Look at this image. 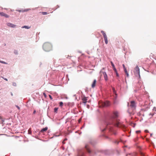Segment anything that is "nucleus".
Listing matches in <instances>:
<instances>
[{
	"mask_svg": "<svg viewBox=\"0 0 156 156\" xmlns=\"http://www.w3.org/2000/svg\"><path fill=\"white\" fill-rule=\"evenodd\" d=\"M119 116V112L117 111H115L113 112L111 115H108L106 117V122H105L106 127L102 129L101 127L100 129L102 132H104L106 129L109 131L113 132L115 135L116 133L114 131L113 129L114 126H116L118 127L124 128L125 126L121 124L120 122L117 120H114L115 119L117 118Z\"/></svg>",
	"mask_w": 156,
	"mask_h": 156,
	"instance_id": "nucleus-1",
	"label": "nucleus"
},
{
	"mask_svg": "<svg viewBox=\"0 0 156 156\" xmlns=\"http://www.w3.org/2000/svg\"><path fill=\"white\" fill-rule=\"evenodd\" d=\"M86 151H87L90 156H93V154L94 153H96L93 151H91L90 149V147L87 144H86L85 147V149H78V154L77 156H85V153Z\"/></svg>",
	"mask_w": 156,
	"mask_h": 156,
	"instance_id": "nucleus-2",
	"label": "nucleus"
},
{
	"mask_svg": "<svg viewBox=\"0 0 156 156\" xmlns=\"http://www.w3.org/2000/svg\"><path fill=\"white\" fill-rule=\"evenodd\" d=\"M43 48L45 51H49L51 50L52 45L48 42H46L44 44Z\"/></svg>",
	"mask_w": 156,
	"mask_h": 156,
	"instance_id": "nucleus-3",
	"label": "nucleus"
},
{
	"mask_svg": "<svg viewBox=\"0 0 156 156\" xmlns=\"http://www.w3.org/2000/svg\"><path fill=\"white\" fill-rule=\"evenodd\" d=\"M130 107L133 110L135 109L136 105L134 101H131L130 102Z\"/></svg>",
	"mask_w": 156,
	"mask_h": 156,
	"instance_id": "nucleus-4",
	"label": "nucleus"
},
{
	"mask_svg": "<svg viewBox=\"0 0 156 156\" xmlns=\"http://www.w3.org/2000/svg\"><path fill=\"white\" fill-rule=\"evenodd\" d=\"M135 73L136 76H138L139 77H140V69L137 66L135 67Z\"/></svg>",
	"mask_w": 156,
	"mask_h": 156,
	"instance_id": "nucleus-5",
	"label": "nucleus"
},
{
	"mask_svg": "<svg viewBox=\"0 0 156 156\" xmlns=\"http://www.w3.org/2000/svg\"><path fill=\"white\" fill-rule=\"evenodd\" d=\"M101 32L102 33V34L103 35L105 43L106 44H107L108 43V41L107 37L106 35V34L105 33L104 31L103 30H101Z\"/></svg>",
	"mask_w": 156,
	"mask_h": 156,
	"instance_id": "nucleus-6",
	"label": "nucleus"
},
{
	"mask_svg": "<svg viewBox=\"0 0 156 156\" xmlns=\"http://www.w3.org/2000/svg\"><path fill=\"white\" fill-rule=\"evenodd\" d=\"M104 68H103L102 70L101 71V72H102L103 73V75L104 76L105 80V81H107L108 80V77L107 75L106 74V73L105 72H103L102 70L104 69Z\"/></svg>",
	"mask_w": 156,
	"mask_h": 156,
	"instance_id": "nucleus-7",
	"label": "nucleus"
},
{
	"mask_svg": "<svg viewBox=\"0 0 156 156\" xmlns=\"http://www.w3.org/2000/svg\"><path fill=\"white\" fill-rule=\"evenodd\" d=\"M102 105L103 107H108L110 105V103L109 101H106L102 102Z\"/></svg>",
	"mask_w": 156,
	"mask_h": 156,
	"instance_id": "nucleus-8",
	"label": "nucleus"
},
{
	"mask_svg": "<svg viewBox=\"0 0 156 156\" xmlns=\"http://www.w3.org/2000/svg\"><path fill=\"white\" fill-rule=\"evenodd\" d=\"M0 16H4L6 18L9 17V16L5 14L3 12H0Z\"/></svg>",
	"mask_w": 156,
	"mask_h": 156,
	"instance_id": "nucleus-9",
	"label": "nucleus"
},
{
	"mask_svg": "<svg viewBox=\"0 0 156 156\" xmlns=\"http://www.w3.org/2000/svg\"><path fill=\"white\" fill-rule=\"evenodd\" d=\"M87 97L84 96L82 98V100L83 101V103H84L85 104L87 102Z\"/></svg>",
	"mask_w": 156,
	"mask_h": 156,
	"instance_id": "nucleus-10",
	"label": "nucleus"
},
{
	"mask_svg": "<svg viewBox=\"0 0 156 156\" xmlns=\"http://www.w3.org/2000/svg\"><path fill=\"white\" fill-rule=\"evenodd\" d=\"M48 128L47 127H45V128L42 129L40 131V132L43 133L47 130Z\"/></svg>",
	"mask_w": 156,
	"mask_h": 156,
	"instance_id": "nucleus-11",
	"label": "nucleus"
},
{
	"mask_svg": "<svg viewBox=\"0 0 156 156\" xmlns=\"http://www.w3.org/2000/svg\"><path fill=\"white\" fill-rule=\"evenodd\" d=\"M112 91H113V92L114 93V94H115V98H116L117 97V94H116V91L115 90V88L114 87H112Z\"/></svg>",
	"mask_w": 156,
	"mask_h": 156,
	"instance_id": "nucleus-12",
	"label": "nucleus"
},
{
	"mask_svg": "<svg viewBox=\"0 0 156 156\" xmlns=\"http://www.w3.org/2000/svg\"><path fill=\"white\" fill-rule=\"evenodd\" d=\"M96 80H94L93 83L92 84V88L94 87L95 86L96 83Z\"/></svg>",
	"mask_w": 156,
	"mask_h": 156,
	"instance_id": "nucleus-13",
	"label": "nucleus"
},
{
	"mask_svg": "<svg viewBox=\"0 0 156 156\" xmlns=\"http://www.w3.org/2000/svg\"><path fill=\"white\" fill-rule=\"evenodd\" d=\"M136 155L135 153H129L128 154H127L126 155V156H134Z\"/></svg>",
	"mask_w": 156,
	"mask_h": 156,
	"instance_id": "nucleus-14",
	"label": "nucleus"
},
{
	"mask_svg": "<svg viewBox=\"0 0 156 156\" xmlns=\"http://www.w3.org/2000/svg\"><path fill=\"white\" fill-rule=\"evenodd\" d=\"M30 28V27H29V26H24L22 27V28H26L27 29H29Z\"/></svg>",
	"mask_w": 156,
	"mask_h": 156,
	"instance_id": "nucleus-15",
	"label": "nucleus"
},
{
	"mask_svg": "<svg viewBox=\"0 0 156 156\" xmlns=\"http://www.w3.org/2000/svg\"><path fill=\"white\" fill-rule=\"evenodd\" d=\"M16 25L10 23V27L14 28L16 27Z\"/></svg>",
	"mask_w": 156,
	"mask_h": 156,
	"instance_id": "nucleus-16",
	"label": "nucleus"
},
{
	"mask_svg": "<svg viewBox=\"0 0 156 156\" xmlns=\"http://www.w3.org/2000/svg\"><path fill=\"white\" fill-rule=\"evenodd\" d=\"M58 109V108H56V107L54 109V112L56 113H57Z\"/></svg>",
	"mask_w": 156,
	"mask_h": 156,
	"instance_id": "nucleus-17",
	"label": "nucleus"
},
{
	"mask_svg": "<svg viewBox=\"0 0 156 156\" xmlns=\"http://www.w3.org/2000/svg\"><path fill=\"white\" fill-rule=\"evenodd\" d=\"M31 131L30 128L28 130V134H31Z\"/></svg>",
	"mask_w": 156,
	"mask_h": 156,
	"instance_id": "nucleus-18",
	"label": "nucleus"
},
{
	"mask_svg": "<svg viewBox=\"0 0 156 156\" xmlns=\"http://www.w3.org/2000/svg\"><path fill=\"white\" fill-rule=\"evenodd\" d=\"M154 115V113L153 114V113H150L149 114V115L151 116V117H150V118H152V117Z\"/></svg>",
	"mask_w": 156,
	"mask_h": 156,
	"instance_id": "nucleus-19",
	"label": "nucleus"
},
{
	"mask_svg": "<svg viewBox=\"0 0 156 156\" xmlns=\"http://www.w3.org/2000/svg\"><path fill=\"white\" fill-rule=\"evenodd\" d=\"M59 106L60 107L62 106L63 105V103L62 101L60 102L59 103Z\"/></svg>",
	"mask_w": 156,
	"mask_h": 156,
	"instance_id": "nucleus-20",
	"label": "nucleus"
},
{
	"mask_svg": "<svg viewBox=\"0 0 156 156\" xmlns=\"http://www.w3.org/2000/svg\"><path fill=\"white\" fill-rule=\"evenodd\" d=\"M110 62L112 67H115L113 62L112 61H111Z\"/></svg>",
	"mask_w": 156,
	"mask_h": 156,
	"instance_id": "nucleus-21",
	"label": "nucleus"
},
{
	"mask_svg": "<svg viewBox=\"0 0 156 156\" xmlns=\"http://www.w3.org/2000/svg\"><path fill=\"white\" fill-rule=\"evenodd\" d=\"M42 14L43 15H45L47 14V12H42Z\"/></svg>",
	"mask_w": 156,
	"mask_h": 156,
	"instance_id": "nucleus-22",
	"label": "nucleus"
},
{
	"mask_svg": "<svg viewBox=\"0 0 156 156\" xmlns=\"http://www.w3.org/2000/svg\"><path fill=\"white\" fill-rule=\"evenodd\" d=\"M18 11L20 12H25L24 11V10H18Z\"/></svg>",
	"mask_w": 156,
	"mask_h": 156,
	"instance_id": "nucleus-23",
	"label": "nucleus"
},
{
	"mask_svg": "<svg viewBox=\"0 0 156 156\" xmlns=\"http://www.w3.org/2000/svg\"><path fill=\"white\" fill-rule=\"evenodd\" d=\"M119 141H118L117 140H115V141H114V143L115 144H119Z\"/></svg>",
	"mask_w": 156,
	"mask_h": 156,
	"instance_id": "nucleus-24",
	"label": "nucleus"
},
{
	"mask_svg": "<svg viewBox=\"0 0 156 156\" xmlns=\"http://www.w3.org/2000/svg\"><path fill=\"white\" fill-rule=\"evenodd\" d=\"M30 10V9H24V12H27Z\"/></svg>",
	"mask_w": 156,
	"mask_h": 156,
	"instance_id": "nucleus-25",
	"label": "nucleus"
},
{
	"mask_svg": "<svg viewBox=\"0 0 156 156\" xmlns=\"http://www.w3.org/2000/svg\"><path fill=\"white\" fill-rule=\"evenodd\" d=\"M113 69L115 73L116 72H117V70L116 68H115V67H113Z\"/></svg>",
	"mask_w": 156,
	"mask_h": 156,
	"instance_id": "nucleus-26",
	"label": "nucleus"
},
{
	"mask_svg": "<svg viewBox=\"0 0 156 156\" xmlns=\"http://www.w3.org/2000/svg\"><path fill=\"white\" fill-rule=\"evenodd\" d=\"M14 53L16 55H17V54H18V52H17V51H16V50H15L14 51Z\"/></svg>",
	"mask_w": 156,
	"mask_h": 156,
	"instance_id": "nucleus-27",
	"label": "nucleus"
},
{
	"mask_svg": "<svg viewBox=\"0 0 156 156\" xmlns=\"http://www.w3.org/2000/svg\"><path fill=\"white\" fill-rule=\"evenodd\" d=\"M126 76H127V77H128L129 76V73H128V72L127 71V73H125Z\"/></svg>",
	"mask_w": 156,
	"mask_h": 156,
	"instance_id": "nucleus-28",
	"label": "nucleus"
},
{
	"mask_svg": "<svg viewBox=\"0 0 156 156\" xmlns=\"http://www.w3.org/2000/svg\"><path fill=\"white\" fill-rule=\"evenodd\" d=\"M115 73H116V76H117V77H118L119 76V74L117 72H115Z\"/></svg>",
	"mask_w": 156,
	"mask_h": 156,
	"instance_id": "nucleus-29",
	"label": "nucleus"
},
{
	"mask_svg": "<svg viewBox=\"0 0 156 156\" xmlns=\"http://www.w3.org/2000/svg\"><path fill=\"white\" fill-rule=\"evenodd\" d=\"M15 106L16 107H17V108L18 109L20 110V108L19 106H18L17 105H15Z\"/></svg>",
	"mask_w": 156,
	"mask_h": 156,
	"instance_id": "nucleus-30",
	"label": "nucleus"
},
{
	"mask_svg": "<svg viewBox=\"0 0 156 156\" xmlns=\"http://www.w3.org/2000/svg\"><path fill=\"white\" fill-rule=\"evenodd\" d=\"M49 97L50 98V99H51V100H52V96H51V95H49Z\"/></svg>",
	"mask_w": 156,
	"mask_h": 156,
	"instance_id": "nucleus-31",
	"label": "nucleus"
},
{
	"mask_svg": "<svg viewBox=\"0 0 156 156\" xmlns=\"http://www.w3.org/2000/svg\"><path fill=\"white\" fill-rule=\"evenodd\" d=\"M140 130H137V131H136V133H140Z\"/></svg>",
	"mask_w": 156,
	"mask_h": 156,
	"instance_id": "nucleus-32",
	"label": "nucleus"
},
{
	"mask_svg": "<svg viewBox=\"0 0 156 156\" xmlns=\"http://www.w3.org/2000/svg\"><path fill=\"white\" fill-rule=\"evenodd\" d=\"M13 85L14 86H16V83H13Z\"/></svg>",
	"mask_w": 156,
	"mask_h": 156,
	"instance_id": "nucleus-33",
	"label": "nucleus"
},
{
	"mask_svg": "<svg viewBox=\"0 0 156 156\" xmlns=\"http://www.w3.org/2000/svg\"><path fill=\"white\" fill-rule=\"evenodd\" d=\"M60 136L59 135H56L55 134H54V136H56V137H57V136Z\"/></svg>",
	"mask_w": 156,
	"mask_h": 156,
	"instance_id": "nucleus-34",
	"label": "nucleus"
},
{
	"mask_svg": "<svg viewBox=\"0 0 156 156\" xmlns=\"http://www.w3.org/2000/svg\"><path fill=\"white\" fill-rule=\"evenodd\" d=\"M122 66L123 67V69L126 68V67L125 66V65L124 64H123Z\"/></svg>",
	"mask_w": 156,
	"mask_h": 156,
	"instance_id": "nucleus-35",
	"label": "nucleus"
},
{
	"mask_svg": "<svg viewBox=\"0 0 156 156\" xmlns=\"http://www.w3.org/2000/svg\"><path fill=\"white\" fill-rule=\"evenodd\" d=\"M124 70L125 73H127V69H126V68L124 69Z\"/></svg>",
	"mask_w": 156,
	"mask_h": 156,
	"instance_id": "nucleus-36",
	"label": "nucleus"
},
{
	"mask_svg": "<svg viewBox=\"0 0 156 156\" xmlns=\"http://www.w3.org/2000/svg\"><path fill=\"white\" fill-rule=\"evenodd\" d=\"M140 154L142 156H144V154H143V153H140Z\"/></svg>",
	"mask_w": 156,
	"mask_h": 156,
	"instance_id": "nucleus-37",
	"label": "nucleus"
},
{
	"mask_svg": "<svg viewBox=\"0 0 156 156\" xmlns=\"http://www.w3.org/2000/svg\"><path fill=\"white\" fill-rule=\"evenodd\" d=\"M145 131V133H148V132H149V131H148V130H147V129L145 130V131Z\"/></svg>",
	"mask_w": 156,
	"mask_h": 156,
	"instance_id": "nucleus-38",
	"label": "nucleus"
},
{
	"mask_svg": "<svg viewBox=\"0 0 156 156\" xmlns=\"http://www.w3.org/2000/svg\"><path fill=\"white\" fill-rule=\"evenodd\" d=\"M0 62L2 63H5V62H4L3 61H0Z\"/></svg>",
	"mask_w": 156,
	"mask_h": 156,
	"instance_id": "nucleus-39",
	"label": "nucleus"
},
{
	"mask_svg": "<svg viewBox=\"0 0 156 156\" xmlns=\"http://www.w3.org/2000/svg\"><path fill=\"white\" fill-rule=\"evenodd\" d=\"M36 112V110H34V112H33V113L34 114H35V113Z\"/></svg>",
	"mask_w": 156,
	"mask_h": 156,
	"instance_id": "nucleus-40",
	"label": "nucleus"
},
{
	"mask_svg": "<svg viewBox=\"0 0 156 156\" xmlns=\"http://www.w3.org/2000/svg\"><path fill=\"white\" fill-rule=\"evenodd\" d=\"M43 94H44V96L45 97H46V94H45V93H44Z\"/></svg>",
	"mask_w": 156,
	"mask_h": 156,
	"instance_id": "nucleus-41",
	"label": "nucleus"
},
{
	"mask_svg": "<svg viewBox=\"0 0 156 156\" xmlns=\"http://www.w3.org/2000/svg\"><path fill=\"white\" fill-rule=\"evenodd\" d=\"M153 110L156 111V108L154 107V108Z\"/></svg>",
	"mask_w": 156,
	"mask_h": 156,
	"instance_id": "nucleus-42",
	"label": "nucleus"
},
{
	"mask_svg": "<svg viewBox=\"0 0 156 156\" xmlns=\"http://www.w3.org/2000/svg\"><path fill=\"white\" fill-rule=\"evenodd\" d=\"M101 153H105V152H104L105 151H101Z\"/></svg>",
	"mask_w": 156,
	"mask_h": 156,
	"instance_id": "nucleus-43",
	"label": "nucleus"
},
{
	"mask_svg": "<svg viewBox=\"0 0 156 156\" xmlns=\"http://www.w3.org/2000/svg\"><path fill=\"white\" fill-rule=\"evenodd\" d=\"M64 141H65L63 140V141H62V143H63V144H65V143L64 142Z\"/></svg>",
	"mask_w": 156,
	"mask_h": 156,
	"instance_id": "nucleus-44",
	"label": "nucleus"
},
{
	"mask_svg": "<svg viewBox=\"0 0 156 156\" xmlns=\"http://www.w3.org/2000/svg\"><path fill=\"white\" fill-rule=\"evenodd\" d=\"M67 140V138H65L64 140V141H66Z\"/></svg>",
	"mask_w": 156,
	"mask_h": 156,
	"instance_id": "nucleus-45",
	"label": "nucleus"
},
{
	"mask_svg": "<svg viewBox=\"0 0 156 156\" xmlns=\"http://www.w3.org/2000/svg\"><path fill=\"white\" fill-rule=\"evenodd\" d=\"M105 138H107H107H108V136H105Z\"/></svg>",
	"mask_w": 156,
	"mask_h": 156,
	"instance_id": "nucleus-46",
	"label": "nucleus"
},
{
	"mask_svg": "<svg viewBox=\"0 0 156 156\" xmlns=\"http://www.w3.org/2000/svg\"><path fill=\"white\" fill-rule=\"evenodd\" d=\"M4 79H5V80H7V79H6V78Z\"/></svg>",
	"mask_w": 156,
	"mask_h": 156,
	"instance_id": "nucleus-47",
	"label": "nucleus"
},
{
	"mask_svg": "<svg viewBox=\"0 0 156 156\" xmlns=\"http://www.w3.org/2000/svg\"><path fill=\"white\" fill-rule=\"evenodd\" d=\"M152 134L151 133V136H152Z\"/></svg>",
	"mask_w": 156,
	"mask_h": 156,
	"instance_id": "nucleus-48",
	"label": "nucleus"
},
{
	"mask_svg": "<svg viewBox=\"0 0 156 156\" xmlns=\"http://www.w3.org/2000/svg\"><path fill=\"white\" fill-rule=\"evenodd\" d=\"M89 107V105H87V107L88 108V107Z\"/></svg>",
	"mask_w": 156,
	"mask_h": 156,
	"instance_id": "nucleus-49",
	"label": "nucleus"
},
{
	"mask_svg": "<svg viewBox=\"0 0 156 156\" xmlns=\"http://www.w3.org/2000/svg\"><path fill=\"white\" fill-rule=\"evenodd\" d=\"M11 95L12 96L13 95L11 93Z\"/></svg>",
	"mask_w": 156,
	"mask_h": 156,
	"instance_id": "nucleus-50",
	"label": "nucleus"
},
{
	"mask_svg": "<svg viewBox=\"0 0 156 156\" xmlns=\"http://www.w3.org/2000/svg\"><path fill=\"white\" fill-rule=\"evenodd\" d=\"M3 122H4V121H3V122H2V123H3Z\"/></svg>",
	"mask_w": 156,
	"mask_h": 156,
	"instance_id": "nucleus-51",
	"label": "nucleus"
}]
</instances>
